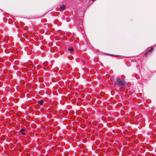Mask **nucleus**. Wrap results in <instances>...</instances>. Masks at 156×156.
<instances>
[{"label": "nucleus", "mask_w": 156, "mask_h": 156, "mask_svg": "<svg viewBox=\"0 0 156 156\" xmlns=\"http://www.w3.org/2000/svg\"><path fill=\"white\" fill-rule=\"evenodd\" d=\"M153 49H154V48H153V47H151L149 48L147 50V51L149 52H151V51L153 50Z\"/></svg>", "instance_id": "f03ea898"}, {"label": "nucleus", "mask_w": 156, "mask_h": 156, "mask_svg": "<svg viewBox=\"0 0 156 156\" xmlns=\"http://www.w3.org/2000/svg\"><path fill=\"white\" fill-rule=\"evenodd\" d=\"M112 83H114L115 85L118 84L119 86H124L125 84V81L122 79L117 80L116 82L115 81V79L113 78L110 79Z\"/></svg>", "instance_id": "f257e3e1"}, {"label": "nucleus", "mask_w": 156, "mask_h": 156, "mask_svg": "<svg viewBox=\"0 0 156 156\" xmlns=\"http://www.w3.org/2000/svg\"><path fill=\"white\" fill-rule=\"evenodd\" d=\"M21 134L23 135H25V133L24 132V129H21L20 130Z\"/></svg>", "instance_id": "39448f33"}, {"label": "nucleus", "mask_w": 156, "mask_h": 156, "mask_svg": "<svg viewBox=\"0 0 156 156\" xmlns=\"http://www.w3.org/2000/svg\"><path fill=\"white\" fill-rule=\"evenodd\" d=\"M65 6L64 5H62L60 6V10H63L65 9Z\"/></svg>", "instance_id": "20e7f679"}, {"label": "nucleus", "mask_w": 156, "mask_h": 156, "mask_svg": "<svg viewBox=\"0 0 156 156\" xmlns=\"http://www.w3.org/2000/svg\"><path fill=\"white\" fill-rule=\"evenodd\" d=\"M28 66L30 68H31L32 70H34L35 69V67L33 66L32 65L29 64Z\"/></svg>", "instance_id": "7ed1b4c3"}, {"label": "nucleus", "mask_w": 156, "mask_h": 156, "mask_svg": "<svg viewBox=\"0 0 156 156\" xmlns=\"http://www.w3.org/2000/svg\"><path fill=\"white\" fill-rule=\"evenodd\" d=\"M68 50L70 51H73V48L72 47H70L68 48Z\"/></svg>", "instance_id": "0eeeda50"}, {"label": "nucleus", "mask_w": 156, "mask_h": 156, "mask_svg": "<svg viewBox=\"0 0 156 156\" xmlns=\"http://www.w3.org/2000/svg\"><path fill=\"white\" fill-rule=\"evenodd\" d=\"M38 103L41 105H42L44 103V101L42 100H40L38 101Z\"/></svg>", "instance_id": "423d86ee"}, {"label": "nucleus", "mask_w": 156, "mask_h": 156, "mask_svg": "<svg viewBox=\"0 0 156 156\" xmlns=\"http://www.w3.org/2000/svg\"><path fill=\"white\" fill-rule=\"evenodd\" d=\"M148 52H149L147 51L145 53V55L146 56H147V54H148Z\"/></svg>", "instance_id": "6e6552de"}, {"label": "nucleus", "mask_w": 156, "mask_h": 156, "mask_svg": "<svg viewBox=\"0 0 156 156\" xmlns=\"http://www.w3.org/2000/svg\"><path fill=\"white\" fill-rule=\"evenodd\" d=\"M95 0H92V1H95Z\"/></svg>", "instance_id": "1a4fd4ad"}]
</instances>
